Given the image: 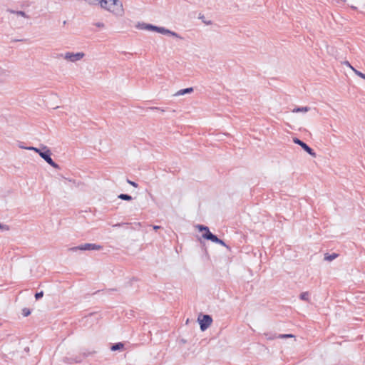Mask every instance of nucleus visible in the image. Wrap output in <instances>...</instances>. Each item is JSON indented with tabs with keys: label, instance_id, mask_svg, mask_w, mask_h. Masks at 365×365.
<instances>
[{
	"label": "nucleus",
	"instance_id": "1",
	"mask_svg": "<svg viewBox=\"0 0 365 365\" xmlns=\"http://www.w3.org/2000/svg\"><path fill=\"white\" fill-rule=\"evenodd\" d=\"M99 5L115 16H122L124 14L123 4L120 0H99Z\"/></svg>",
	"mask_w": 365,
	"mask_h": 365
},
{
	"label": "nucleus",
	"instance_id": "2",
	"mask_svg": "<svg viewBox=\"0 0 365 365\" xmlns=\"http://www.w3.org/2000/svg\"><path fill=\"white\" fill-rule=\"evenodd\" d=\"M41 148H38L36 147L30 146L25 148L29 150H34L48 164H49L53 168L60 169L59 165L52 160L51 157V152L50 149L44 145H41Z\"/></svg>",
	"mask_w": 365,
	"mask_h": 365
},
{
	"label": "nucleus",
	"instance_id": "3",
	"mask_svg": "<svg viewBox=\"0 0 365 365\" xmlns=\"http://www.w3.org/2000/svg\"><path fill=\"white\" fill-rule=\"evenodd\" d=\"M102 249V246L96 245V244H92V243H86L83 245H81L79 246L73 247L70 248L69 250L72 252H76L78 250H100Z\"/></svg>",
	"mask_w": 365,
	"mask_h": 365
},
{
	"label": "nucleus",
	"instance_id": "4",
	"mask_svg": "<svg viewBox=\"0 0 365 365\" xmlns=\"http://www.w3.org/2000/svg\"><path fill=\"white\" fill-rule=\"evenodd\" d=\"M200 317L201 316L198 317L200 327L202 331H205L211 325L212 322V319L211 316L208 314L202 315V318H200Z\"/></svg>",
	"mask_w": 365,
	"mask_h": 365
},
{
	"label": "nucleus",
	"instance_id": "5",
	"mask_svg": "<svg viewBox=\"0 0 365 365\" xmlns=\"http://www.w3.org/2000/svg\"><path fill=\"white\" fill-rule=\"evenodd\" d=\"M293 142L302 147V148L312 157H316V153L307 143L297 138H293Z\"/></svg>",
	"mask_w": 365,
	"mask_h": 365
},
{
	"label": "nucleus",
	"instance_id": "6",
	"mask_svg": "<svg viewBox=\"0 0 365 365\" xmlns=\"http://www.w3.org/2000/svg\"><path fill=\"white\" fill-rule=\"evenodd\" d=\"M85 54L83 52L76 53L67 52L65 53L64 58L71 62H76L83 58Z\"/></svg>",
	"mask_w": 365,
	"mask_h": 365
},
{
	"label": "nucleus",
	"instance_id": "7",
	"mask_svg": "<svg viewBox=\"0 0 365 365\" xmlns=\"http://www.w3.org/2000/svg\"><path fill=\"white\" fill-rule=\"evenodd\" d=\"M202 238L207 240H210L212 242H215L217 240V236L212 234L210 230L207 232H203L202 235Z\"/></svg>",
	"mask_w": 365,
	"mask_h": 365
},
{
	"label": "nucleus",
	"instance_id": "8",
	"mask_svg": "<svg viewBox=\"0 0 365 365\" xmlns=\"http://www.w3.org/2000/svg\"><path fill=\"white\" fill-rule=\"evenodd\" d=\"M7 11L10 14H15L17 16H21V17H24V18H26V19H30V16L29 15H27L24 11H15V10H13V9H7Z\"/></svg>",
	"mask_w": 365,
	"mask_h": 365
},
{
	"label": "nucleus",
	"instance_id": "9",
	"mask_svg": "<svg viewBox=\"0 0 365 365\" xmlns=\"http://www.w3.org/2000/svg\"><path fill=\"white\" fill-rule=\"evenodd\" d=\"M139 28H140L141 29H146V30L153 31L157 32V31H158L157 29L158 28V26L143 23V24L139 25Z\"/></svg>",
	"mask_w": 365,
	"mask_h": 365
},
{
	"label": "nucleus",
	"instance_id": "10",
	"mask_svg": "<svg viewBox=\"0 0 365 365\" xmlns=\"http://www.w3.org/2000/svg\"><path fill=\"white\" fill-rule=\"evenodd\" d=\"M82 359L80 357H76V358H64L63 361L65 363L68 364H72V363H81Z\"/></svg>",
	"mask_w": 365,
	"mask_h": 365
},
{
	"label": "nucleus",
	"instance_id": "11",
	"mask_svg": "<svg viewBox=\"0 0 365 365\" xmlns=\"http://www.w3.org/2000/svg\"><path fill=\"white\" fill-rule=\"evenodd\" d=\"M123 348H124V344L122 342H118V343L113 344L110 346L111 351H113L121 350Z\"/></svg>",
	"mask_w": 365,
	"mask_h": 365
},
{
	"label": "nucleus",
	"instance_id": "12",
	"mask_svg": "<svg viewBox=\"0 0 365 365\" xmlns=\"http://www.w3.org/2000/svg\"><path fill=\"white\" fill-rule=\"evenodd\" d=\"M193 91V88L192 87L190 88H184V89H181L179 91H178L175 96H182V95H185V94H187V93H190Z\"/></svg>",
	"mask_w": 365,
	"mask_h": 365
},
{
	"label": "nucleus",
	"instance_id": "13",
	"mask_svg": "<svg viewBox=\"0 0 365 365\" xmlns=\"http://www.w3.org/2000/svg\"><path fill=\"white\" fill-rule=\"evenodd\" d=\"M309 110H310V108H309V107H308V106H304V107H296V108H294L292 110V112H293V113H299V112L306 113V112H308Z\"/></svg>",
	"mask_w": 365,
	"mask_h": 365
},
{
	"label": "nucleus",
	"instance_id": "14",
	"mask_svg": "<svg viewBox=\"0 0 365 365\" xmlns=\"http://www.w3.org/2000/svg\"><path fill=\"white\" fill-rule=\"evenodd\" d=\"M338 255H339L336 253H332L331 255L326 253L324 255V259L327 261L331 262V261L334 260V259H336L338 257Z\"/></svg>",
	"mask_w": 365,
	"mask_h": 365
},
{
	"label": "nucleus",
	"instance_id": "15",
	"mask_svg": "<svg viewBox=\"0 0 365 365\" xmlns=\"http://www.w3.org/2000/svg\"><path fill=\"white\" fill-rule=\"evenodd\" d=\"M118 197L120 200H126V201H130L133 197L131 195H128V194H120Z\"/></svg>",
	"mask_w": 365,
	"mask_h": 365
},
{
	"label": "nucleus",
	"instance_id": "16",
	"mask_svg": "<svg viewBox=\"0 0 365 365\" xmlns=\"http://www.w3.org/2000/svg\"><path fill=\"white\" fill-rule=\"evenodd\" d=\"M309 294L308 292H302L299 295V298L300 299L302 300H304V301H306V302H308L309 301Z\"/></svg>",
	"mask_w": 365,
	"mask_h": 365
},
{
	"label": "nucleus",
	"instance_id": "17",
	"mask_svg": "<svg viewBox=\"0 0 365 365\" xmlns=\"http://www.w3.org/2000/svg\"><path fill=\"white\" fill-rule=\"evenodd\" d=\"M157 29H158L157 32L160 33V34H168V35L169 33H170V30L167 29H165L164 27H159L158 26V28Z\"/></svg>",
	"mask_w": 365,
	"mask_h": 365
},
{
	"label": "nucleus",
	"instance_id": "18",
	"mask_svg": "<svg viewBox=\"0 0 365 365\" xmlns=\"http://www.w3.org/2000/svg\"><path fill=\"white\" fill-rule=\"evenodd\" d=\"M196 227L200 232H207V231L210 230L208 227L203 225H197Z\"/></svg>",
	"mask_w": 365,
	"mask_h": 365
},
{
	"label": "nucleus",
	"instance_id": "19",
	"mask_svg": "<svg viewBox=\"0 0 365 365\" xmlns=\"http://www.w3.org/2000/svg\"><path fill=\"white\" fill-rule=\"evenodd\" d=\"M264 336L267 337V339L268 340H273L274 339H278L277 338V336L276 334H269V333H265L264 334Z\"/></svg>",
	"mask_w": 365,
	"mask_h": 365
},
{
	"label": "nucleus",
	"instance_id": "20",
	"mask_svg": "<svg viewBox=\"0 0 365 365\" xmlns=\"http://www.w3.org/2000/svg\"><path fill=\"white\" fill-rule=\"evenodd\" d=\"M31 314V310L28 308H24L22 309V315L24 317H28Z\"/></svg>",
	"mask_w": 365,
	"mask_h": 365
},
{
	"label": "nucleus",
	"instance_id": "21",
	"mask_svg": "<svg viewBox=\"0 0 365 365\" xmlns=\"http://www.w3.org/2000/svg\"><path fill=\"white\" fill-rule=\"evenodd\" d=\"M215 243L220 244V245L227 247L228 250H230V247L228 245H227L226 243L220 238H217V240H216V242Z\"/></svg>",
	"mask_w": 365,
	"mask_h": 365
},
{
	"label": "nucleus",
	"instance_id": "22",
	"mask_svg": "<svg viewBox=\"0 0 365 365\" xmlns=\"http://www.w3.org/2000/svg\"><path fill=\"white\" fill-rule=\"evenodd\" d=\"M289 337H294L293 334H278L277 338L278 339H286Z\"/></svg>",
	"mask_w": 365,
	"mask_h": 365
},
{
	"label": "nucleus",
	"instance_id": "23",
	"mask_svg": "<svg viewBox=\"0 0 365 365\" xmlns=\"http://www.w3.org/2000/svg\"><path fill=\"white\" fill-rule=\"evenodd\" d=\"M43 296V291H41V292H36L35 294V298L36 300H38L40 299L41 298H42Z\"/></svg>",
	"mask_w": 365,
	"mask_h": 365
},
{
	"label": "nucleus",
	"instance_id": "24",
	"mask_svg": "<svg viewBox=\"0 0 365 365\" xmlns=\"http://www.w3.org/2000/svg\"><path fill=\"white\" fill-rule=\"evenodd\" d=\"M0 230H1L2 231H8V230H9V226L6 225L1 224L0 222Z\"/></svg>",
	"mask_w": 365,
	"mask_h": 365
},
{
	"label": "nucleus",
	"instance_id": "25",
	"mask_svg": "<svg viewBox=\"0 0 365 365\" xmlns=\"http://www.w3.org/2000/svg\"><path fill=\"white\" fill-rule=\"evenodd\" d=\"M90 4H99V0H86Z\"/></svg>",
	"mask_w": 365,
	"mask_h": 365
},
{
	"label": "nucleus",
	"instance_id": "26",
	"mask_svg": "<svg viewBox=\"0 0 365 365\" xmlns=\"http://www.w3.org/2000/svg\"><path fill=\"white\" fill-rule=\"evenodd\" d=\"M126 181H127V182H128V184L131 185L132 186H133V187H138V185L136 182H133V181H131V180H130L129 179H127V180H126Z\"/></svg>",
	"mask_w": 365,
	"mask_h": 365
},
{
	"label": "nucleus",
	"instance_id": "27",
	"mask_svg": "<svg viewBox=\"0 0 365 365\" xmlns=\"http://www.w3.org/2000/svg\"><path fill=\"white\" fill-rule=\"evenodd\" d=\"M148 109H150V110H160L161 112H165V109L161 108H158V107H150Z\"/></svg>",
	"mask_w": 365,
	"mask_h": 365
},
{
	"label": "nucleus",
	"instance_id": "28",
	"mask_svg": "<svg viewBox=\"0 0 365 365\" xmlns=\"http://www.w3.org/2000/svg\"><path fill=\"white\" fill-rule=\"evenodd\" d=\"M168 35H170V36H174V37H176V38H182L178 35V34H177V33H175V32H174V31H170V33H169V34H168Z\"/></svg>",
	"mask_w": 365,
	"mask_h": 365
},
{
	"label": "nucleus",
	"instance_id": "29",
	"mask_svg": "<svg viewBox=\"0 0 365 365\" xmlns=\"http://www.w3.org/2000/svg\"><path fill=\"white\" fill-rule=\"evenodd\" d=\"M356 75L365 80V74L361 73V71H356Z\"/></svg>",
	"mask_w": 365,
	"mask_h": 365
},
{
	"label": "nucleus",
	"instance_id": "30",
	"mask_svg": "<svg viewBox=\"0 0 365 365\" xmlns=\"http://www.w3.org/2000/svg\"><path fill=\"white\" fill-rule=\"evenodd\" d=\"M95 26L98 27V28H103L105 26L104 24L103 23H101V22H97L95 24Z\"/></svg>",
	"mask_w": 365,
	"mask_h": 365
},
{
	"label": "nucleus",
	"instance_id": "31",
	"mask_svg": "<svg viewBox=\"0 0 365 365\" xmlns=\"http://www.w3.org/2000/svg\"><path fill=\"white\" fill-rule=\"evenodd\" d=\"M153 230H157L161 228V227L158 226V225H153Z\"/></svg>",
	"mask_w": 365,
	"mask_h": 365
},
{
	"label": "nucleus",
	"instance_id": "32",
	"mask_svg": "<svg viewBox=\"0 0 365 365\" xmlns=\"http://www.w3.org/2000/svg\"><path fill=\"white\" fill-rule=\"evenodd\" d=\"M93 353V352H89V353H88V354H86V353H83V357H86V356H88V355L92 354Z\"/></svg>",
	"mask_w": 365,
	"mask_h": 365
},
{
	"label": "nucleus",
	"instance_id": "33",
	"mask_svg": "<svg viewBox=\"0 0 365 365\" xmlns=\"http://www.w3.org/2000/svg\"><path fill=\"white\" fill-rule=\"evenodd\" d=\"M23 23L22 22H19L17 25H16L17 27H22L23 26Z\"/></svg>",
	"mask_w": 365,
	"mask_h": 365
},
{
	"label": "nucleus",
	"instance_id": "34",
	"mask_svg": "<svg viewBox=\"0 0 365 365\" xmlns=\"http://www.w3.org/2000/svg\"><path fill=\"white\" fill-rule=\"evenodd\" d=\"M122 225H123V224H121V223H117V224L114 225H113V227H120V226H121Z\"/></svg>",
	"mask_w": 365,
	"mask_h": 365
},
{
	"label": "nucleus",
	"instance_id": "35",
	"mask_svg": "<svg viewBox=\"0 0 365 365\" xmlns=\"http://www.w3.org/2000/svg\"><path fill=\"white\" fill-rule=\"evenodd\" d=\"M351 68L354 71V72L355 73H356V71H359L358 70L355 69L354 67H351Z\"/></svg>",
	"mask_w": 365,
	"mask_h": 365
},
{
	"label": "nucleus",
	"instance_id": "36",
	"mask_svg": "<svg viewBox=\"0 0 365 365\" xmlns=\"http://www.w3.org/2000/svg\"><path fill=\"white\" fill-rule=\"evenodd\" d=\"M346 64L347 66H349L350 68H351V67H352V66H351V64H350L348 61H346Z\"/></svg>",
	"mask_w": 365,
	"mask_h": 365
},
{
	"label": "nucleus",
	"instance_id": "37",
	"mask_svg": "<svg viewBox=\"0 0 365 365\" xmlns=\"http://www.w3.org/2000/svg\"><path fill=\"white\" fill-rule=\"evenodd\" d=\"M205 23L206 24H207V25L211 24V21H206V22L205 21Z\"/></svg>",
	"mask_w": 365,
	"mask_h": 365
},
{
	"label": "nucleus",
	"instance_id": "38",
	"mask_svg": "<svg viewBox=\"0 0 365 365\" xmlns=\"http://www.w3.org/2000/svg\"><path fill=\"white\" fill-rule=\"evenodd\" d=\"M11 21H15L14 17H11Z\"/></svg>",
	"mask_w": 365,
	"mask_h": 365
},
{
	"label": "nucleus",
	"instance_id": "39",
	"mask_svg": "<svg viewBox=\"0 0 365 365\" xmlns=\"http://www.w3.org/2000/svg\"><path fill=\"white\" fill-rule=\"evenodd\" d=\"M116 289H109V291H115Z\"/></svg>",
	"mask_w": 365,
	"mask_h": 365
}]
</instances>
